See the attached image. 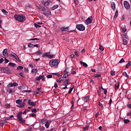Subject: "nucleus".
<instances>
[{"mask_svg":"<svg viewBox=\"0 0 131 131\" xmlns=\"http://www.w3.org/2000/svg\"><path fill=\"white\" fill-rule=\"evenodd\" d=\"M15 20L19 21V22H24L26 20V17L24 15L21 14H15L14 15Z\"/></svg>","mask_w":131,"mask_h":131,"instance_id":"1","label":"nucleus"},{"mask_svg":"<svg viewBox=\"0 0 131 131\" xmlns=\"http://www.w3.org/2000/svg\"><path fill=\"white\" fill-rule=\"evenodd\" d=\"M0 71L2 73H6L7 74L13 73V71L10 70L8 67H0Z\"/></svg>","mask_w":131,"mask_h":131,"instance_id":"2","label":"nucleus"},{"mask_svg":"<svg viewBox=\"0 0 131 131\" xmlns=\"http://www.w3.org/2000/svg\"><path fill=\"white\" fill-rule=\"evenodd\" d=\"M59 63H60V61L58 59H53L50 60L49 62V65L51 66V67H57L58 65H59Z\"/></svg>","mask_w":131,"mask_h":131,"instance_id":"3","label":"nucleus"},{"mask_svg":"<svg viewBox=\"0 0 131 131\" xmlns=\"http://www.w3.org/2000/svg\"><path fill=\"white\" fill-rule=\"evenodd\" d=\"M17 117L20 123H25L26 120H24L23 118H22V112H19V113L17 114Z\"/></svg>","mask_w":131,"mask_h":131,"instance_id":"4","label":"nucleus"},{"mask_svg":"<svg viewBox=\"0 0 131 131\" xmlns=\"http://www.w3.org/2000/svg\"><path fill=\"white\" fill-rule=\"evenodd\" d=\"M76 28L78 30H79V31H84V30H85V27L82 24L77 25Z\"/></svg>","mask_w":131,"mask_h":131,"instance_id":"5","label":"nucleus"},{"mask_svg":"<svg viewBox=\"0 0 131 131\" xmlns=\"http://www.w3.org/2000/svg\"><path fill=\"white\" fill-rule=\"evenodd\" d=\"M86 24L87 25H89V24H91L93 22V16L89 17L86 20H85Z\"/></svg>","mask_w":131,"mask_h":131,"instance_id":"6","label":"nucleus"},{"mask_svg":"<svg viewBox=\"0 0 131 131\" xmlns=\"http://www.w3.org/2000/svg\"><path fill=\"white\" fill-rule=\"evenodd\" d=\"M51 54V53L49 52V53H45L43 55L42 57H48V58H49L50 59H52V58H53L54 55H51L50 54Z\"/></svg>","mask_w":131,"mask_h":131,"instance_id":"7","label":"nucleus"},{"mask_svg":"<svg viewBox=\"0 0 131 131\" xmlns=\"http://www.w3.org/2000/svg\"><path fill=\"white\" fill-rule=\"evenodd\" d=\"M106 104H107V102L105 101H99L98 103L99 106H100V107H101L102 108H103V106H106Z\"/></svg>","mask_w":131,"mask_h":131,"instance_id":"8","label":"nucleus"},{"mask_svg":"<svg viewBox=\"0 0 131 131\" xmlns=\"http://www.w3.org/2000/svg\"><path fill=\"white\" fill-rule=\"evenodd\" d=\"M124 6L125 9H126L127 10H128L130 8L129 3L127 1L124 2Z\"/></svg>","mask_w":131,"mask_h":131,"instance_id":"9","label":"nucleus"},{"mask_svg":"<svg viewBox=\"0 0 131 131\" xmlns=\"http://www.w3.org/2000/svg\"><path fill=\"white\" fill-rule=\"evenodd\" d=\"M28 104H29V105H30V106H33V107H34L35 106H36V101H31V100L30 99L28 101Z\"/></svg>","mask_w":131,"mask_h":131,"instance_id":"10","label":"nucleus"},{"mask_svg":"<svg viewBox=\"0 0 131 131\" xmlns=\"http://www.w3.org/2000/svg\"><path fill=\"white\" fill-rule=\"evenodd\" d=\"M43 15L46 16V17H49V15H52V12L49 10H46L45 12H43Z\"/></svg>","mask_w":131,"mask_h":131,"instance_id":"11","label":"nucleus"},{"mask_svg":"<svg viewBox=\"0 0 131 131\" xmlns=\"http://www.w3.org/2000/svg\"><path fill=\"white\" fill-rule=\"evenodd\" d=\"M35 79L36 80H40V79H42L43 81L45 80V76L43 75H40L39 77H36Z\"/></svg>","mask_w":131,"mask_h":131,"instance_id":"12","label":"nucleus"},{"mask_svg":"<svg viewBox=\"0 0 131 131\" xmlns=\"http://www.w3.org/2000/svg\"><path fill=\"white\" fill-rule=\"evenodd\" d=\"M82 100H83L85 103H86V102H88L89 100H90V96H87L82 97Z\"/></svg>","mask_w":131,"mask_h":131,"instance_id":"13","label":"nucleus"},{"mask_svg":"<svg viewBox=\"0 0 131 131\" xmlns=\"http://www.w3.org/2000/svg\"><path fill=\"white\" fill-rule=\"evenodd\" d=\"M70 79H67L65 80V81L63 82L64 85H68L70 82Z\"/></svg>","mask_w":131,"mask_h":131,"instance_id":"14","label":"nucleus"},{"mask_svg":"<svg viewBox=\"0 0 131 131\" xmlns=\"http://www.w3.org/2000/svg\"><path fill=\"white\" fill-rule=\"evenodd\" d=\"M67 30H69V27L66 28L65 27H62L61 28V31H67Z\"/></svg>","mask_w":131,"mask_h":131,"instance_id":"15","label":"nucleus"},{"mask_svg":"<svg viewBox=\"0 0 131 131\" xmlns=\"http://www.w3.org/2000/svg\"><path fill=\"white\" fill-rule=\"evenodd\" d=\"M8 66H10V67H17V64L15 63L10 62L8 64Z\"/></svg>","mask_w":131,"mask_h":131,"instance_id":"16","label":"nucleus"},{"mask_svg":"<svg viewBox=\"0 0 131 131\" xmlns=\"http://www.w3.org/2000/svg\"><path fill=\"white\" fill-rule=\"evenodd\" d=\"M26 105V103L24 102H21L19 103V105H18L19 108H23V107H25Z\"/></svg>","mask_w":131,"mask_h":131,"instance_id":"17","label":"nucleus"},{"mask_svg":"<svg viewBox=\"0 0 131 131\" xmlns=\"http://www.w3.org/2000/svg\"><path fill=\"white\" fill-rule=\"evenodd\" d=\"M111 8L113 10V11H115V8H116L115 3L112 2L111 3Z\"/></svg>","mask_w":131,"mask_h":131,"instance_id":"18","label":"nucleus"},{"mask_svg":"<svg viewBox=\"0 0 131 131\" xmlns=\"http://www.w3.org/2000/svg\"><path fill=\"white\" fill-rule=\"evenodd\" d=\"M50 123H51V122L50 121H47L46 123L45 124V126L46 128H49L50 127Z\"/></svg>","mask_w":131,"mask_h":131,"instance_id":"19","label":"nucleus"},{"mask_svg":"<svg viewBox=\"0 0 131 131\" xmlns=\"http://www.w3.org/2000/svg\"><path fill=\"white\" fill-rule=\"evenodd\" d=\"M74 98H72V100L71 101L72 106L71 107V109H74Z\"/></svg>","mask_w":131,"mask_h":131,"instance_id":"20","label":"nucleus"},{"mask_svg":"<svg viewBox=\"0 0 131 131\" xmlns=\"http://www.w3.org/2000/svg\"><path fill=\"white\" fill-rule=\"evenodd\" d=\"M8 52V49H5L3 51V56H7L8 55V53H7Z\"/></svg>","mask_w":131,"mask_h":131,"instance_id":"21","label":"nucleus"},{"mask_svg":"<svg viewBox=\"0 0 131 131\" xmlns=\"http://www.w3.org/2000/svg\"><path fill=\"white\" fill-rule=\"evenodd\" d=\"M58 8H59V5H54L52 8H51V10L54 11V10H56V9H58Z\"/></svg>","mask_w":131,"mask_h":131,"instance_id":"22","label":"nucleus"},{"mask_svg":"<svg viewBox=\"0 0 131 131\" xmlns=\"http://www.w3.org/2000/svg\"><path fill=\"white\" fill-rule=\"evenodd\" d=\"M81 65H82L84 67H88V64H86L85 62H83L82 61L80 62Z\"/></svg>","mask_w":131,"mask_h":131,"instance_id":"23","label":"nucleus"},{"mask_svg":"<svg viewBox=\"0 0 131 131\" xmlns=\"http://www.w3.org/2000/svg\"><path fill=\"white\" fill-rule=\"evenodd\" d=\"M41 123H42V124H45V123H46V122L48 121H47V119L44 118L41 120Z\"/></svg>","mask_w":131,"mask_h":131,"instance_id":"24","label":"nucleus"},{"mask_svg":"<svg viewBox=\"0 0 131 131\" xmlns=\"http://www.w3.org/2000/svg\"><path fill=\"white\" fill-rule=\"evenodd\" d=\"M130 66H131V61H129L127 64H126L125 68H128Z\"/></svg>","mask_w":131,"mask_h":131,"instance_id":"25","label":"nucleus"},{"mask_svg":"<svg viewBox=\"0 0 131 131\" xmlns=\"http://www.w3.org/2000/svg\"><path fill=\"white\" fill-rule=\"evenodd\" d=\"M37 69L36 68H34L32 70V73H37Z\"/></svg>","mask_w":131,"mask_h":131,"instance_id":"26","label":"nucleus"},{"mask_svg":"<svg viewBox=\"0 0 131 131\" xmlns=\"http://www.w3.org/2000/svg\"><path fill=\"white\" fill-rule=\"evenodd\" d=\"M2 13H3V14H4V15H8V14H9V12H8L7 11H6V10H5V9H3L2 10Z\"/></svg>","mask_w":131,"mask_h":131,"instance_id":"27","label":"nucleus"},{"mask_svg":"<svg viewBox=\"0 0 131 131\" xmlns=\"http://www.w3.org/2000/svg\"><path fill=\"white\" fill-rule=\"evenodd\" d=\"M115 88L116 91L119 89V83L118 82L117 84L116 83V84L115 85Z\"/></svg>","mask_w":131,"mask_h":131,"instance_id":"28","label":"nucleus"},{"mask_svg":"<svg viewBox=\"0 0 131 131\" xmlns=\"http://www.w3.org/2000/svg\"><path fill=\"white\" fill-rule=\"evenodd\" d=\"M123 45L126 46L127 45V41L125 39H123Z\"/></svg>","mask_w":131,"mask_h":131,"instance_id":"29","label":"nucleus"},{"mask_svg":"<svg viewBox=\"0 0 131 131\" xmlns=\"http://www.w3.org/2000/svg\"><path fill=\"white\" fill-rule=\"evenodd\" d=\"M15 59L18 61V62H19V63H21V60H20V59L19 58V57L18 56V55H17L16 57H14Z\"/></svg>","mask_w":131,"mask_h":131,"instance_id":"30","label":"nucleus"},{"mask_svg":"<svg viewBox=\"0 0 131 131\" xmlns=\"http://www.w3.org/2000/svg\"><path fill=\"white\" fill-rule=\"evenodd\" d=\"M93 77H96L97 78H98V77H101V74L94 75Z\"/></svg>","mask_w":131,"mask_h":131,"instance_id":"31","label":"nucleus"},{"mask_svg":"<svg viewBox=\"0 0 131 131\" xmlns=\"http://www.w3.org/2000/svg\"><path fill=\"white\" fill-rule=\"evenodd\" d=\"M67 74H68V72H66V73L63 75V78H67V77H68V75Z\"/></svg>","mask_w":131,"mask_h":131,"instance_id":"32","label":"nucleus"},{"mask_svg":"<svg viewBox=\"0 0 131 131\" xmlns=\"http://www.w3.org/2000/svg\"><path fill=\"white\" fill-rule=\"evenodd\" d=\"M16 104H21V103H22V100L18 99L16 101Z\"/></svg>","mask_w":131,"mask_h":131,"instance_id":"33","label":"nucleus"},{"mask_svg":"<svg viewBox=\"0 0 131 131\" xmlns=\"http://www.w3.org/2000/svg\"><path fill=\"white\" fill-rule=\"evenodd\" d=\"M73 89H74V86H73V88L70 89L68 94H71V93H72V91H73Z\"/></svg>","mask_w":131,"mask_h":131,"instance_id":"34","label":"nucleus"},{"mask_svg":"<svg viewBox=\"0 0 131 131\" xmlns=\"http://www.w3.org/2000/svg\"><path fill=\"white\" fill-rule=\"evenodd\" d=\"M117 16H118V11H116L115 15H114V18H117Z\"/></svg>","mask_w":131,"mask_h":131,"instance_id":"35","label":"nucleus"},{"mask_svg":"<svg viewBox=\"0 0 131 131\" xmlns=\"http://www.w3.org/2000/svg\"><path fill=\"white\" fill-rule=\"evenodd\" d=\"M23 69V66H18L17 68V70H22Z\"/></svg>","mask_w":131,"mask_h":131,"instance_id":"36","label":"nucleus"},{"mask_svg":"<svg viewBox=\"0 0 131 131\" xmlns=\"http://www.w3.org/2000/svg\"><path fill=\"white\" fill-rule=\"evenodd\" d=\"M122 74H123V76H125V77L128 78V75H127L126 72H124Z\"/></svg>","mask_w":131,"mask_h":131,"instance_id":"37","label":"nucleus"},{"mask_svg":"<svg viewBox=\"0 0 131 131\" xmlns=\"http://www.w3.org/2000/svg\"><path fill=\"white\" fill-rule=\"evenodd\" d=\"M10 56H11L12 57H13L14 58H15L17 56V54H15V53L12 52L10 54Z\"/></svg>","mask_w":131,"mask_h":131,"instance_id":"38","label":"nucleus"},{"mask_svg":"<svg viewBox=\"0 0 131 131\" xmlns=\"http://www.w3.org/2000/svg\"><path fill=\"white\" fill-rule=\"evenodd\" d=\"M99 50L103 52L104 51V48L102 47V46L101 45H99Z\"/></svg>","mask_w":131,"mask_h":131,"instance_id":"39","label":"nucleus"},{"mask_svg":"<svg viewBox=\"0 0 131 131\" xmlns=\"http://www.w3.org/2000/svg\"><path fill=\"white\" fill-rule=\"evenodd\" d=\"M89 128H90V126H87L86 127H83V130H88V129H89Z\"/></svg>","mask_w":131,"mask_h":131,"instance_id":"40","label":"nucleus"},{"mask_svg":"<svg viewBox=\"0 0 131 131\" xmlns=\"http://www.w3.org/2000/svg\"><path fill=\"white\" fill-rule=\"evenodd\" d=\"M129 121H130L128 119H124V123H126V124L128 123L129 122Z\"/></svg>","mask_w":131,"mask_h":131,"instance_id":"41","label":"nucleus"},{"mask_svg":"<svg viewBox=\"0 0 131 131\" xmlns=\"http://www.w3.org/2000/svg\"><path fill=\"white\" fill-rule=\"evenodd\" d=\"M29 116H31V117H35L36 115H35V114L31 113L29 115Z\"/></svg>","mask_w":131,"mask_h":131,"instance_id":"42","label":"nucleus"},{"mask_svg":"<svg viewBox=\"0 0 131 131\" xmlns=\"http://www.w3.org/2000/svg\"><path fill=\"white\" fill-rule=\"evenodd\" d=\"M41 54V51L40 50H39L37 52H36V56H40V54Z\"/></svg>","mask_w":131,"mask_h":131,"instance_id":"43","label":"nucleus"},{"mask_svg":"<svg viewBox=\"0 0 131 131\" xmlns=\"http://www.w3.org/2000/svg\"><path fill=\"white\" fill-rule=\"evenodd\" d=\"M20 76L21 77H25V75L23 72L19 73Z\"/></svg>","mask_w":131,"mask_h":131,"instance_id":"44","label":"nucleus"},{"mask_svg":"<svg viewBox=\"0 0 131 131\" xmlns=\"http://www.w3.org/2000/svg\"><path fill=\"white\" fill-rule=\"evenodd\" d=\"M33 46V44L31 43H29V44L28 45V47H29V48H32Z\"/></svg>","mask_w":131,"mask_h":131,"instance_id":"45","label":"nucleus"},{"mask_svg":"<svg viewBox=\"0 0 131 131\" xmlns=\"http://www.w3.org/2000/svg\"><path fill=\"white\" fill-rule=\"evenodd\" d=\"M8 88H10V87L12 88V87L14 86V83H9L8 84Z\"/></svg>","mask_w":131,"mask_h":131,"instance_id":"46","label":"nucleus"},{"mask_svg":"<svg viewBox=\"0 0 131 131\" xmlns=\"http://www.w3.org/2000/svg\"><path fill=\"white\" fill-rule=\"evenodd\" d=\"M34 26L36 28H39V27H41V26L37 25V24H34Z\"/></svg>","mask_w":131,"mask_h":131,"instance_id":"47","label":"nucleus"},{"mask_svg":"<svg viewBox=\"0 0 131 131\" xmlns=\"http://www.w3.org/2000/svg\"><path fill=\"white\" fill-rule=\"evenodd\" d=\"M124 62H125V61H124V59L122 58V59L119 61V63H124Z\"/></svg>","mask_w":131,"mask_h":131,"instance_id":"48","label":"nucleus"},{"mask_svg":"<svg viewBox=\"0 0 131 131\" xmlns=\"http://www.w3.org/2000/svg\"><path fill=\"white\" fill-rule=\"evenodd\" d=\"M31 111L33 113H36L37 112L36 108L32 109Z\"/></svg>","mask_w":131,"mask_h":131,"instance_id":"49","label":"nucleus"},{"mask_svg":"<svg viewBox=\"0 0 131 131\" xmlns=\"http://www.w3.org/2000/svg\"><path fill=\"white\" fill-rule=\"evenodd\" d=\"M49 5H50V1H47V2H46L44 4V5L47 7V6H49Z\"/></svg>","mask_w":131,"mask_h":131,"instance_id":"50","label":"nucleus"},{"mask_svg":"<svg viewBox=\"0 0 131 131\" xmlns=\"http://www.w3.org/2000/svg\"><path fill=\"white\" fill-rule=\"evenodd\" d=\"M46 129V127H45V126H42V127L39 128V130L42 131V130H45Z\"/></svg>","mask_w":131,"mask_h":131,"instance_id":"51","label":"nucleus"},{"mask_svg":"<svg viewBox=\"0 0 131 131\" xmlns=\"http://www.w3.org/2000/svg\"><path fill=\"white\" fill-rule=\"evenodd\" d=\"M52 74H53V75H56L57 76H59V75H60V73H53Z\"/></svg>","mask_w":131,"mask_h":131,"instance_id":"52","label":"nucleus"},{"mask_svg":"<svg viewBox=\"0 0 131 131\" xmlns=\"http://www.w3.org/2000/svg\"><path fill=\"white\" fill-rule=\"evenodd\" d=\"M32 127H30L29 128L26 129V131H32Z\"/></svg>","mask_w":131,"mask_h":131,"instance_id":"53","label":"nucleus"},{"mask_svg":"<svg viewBox=\"0 0 131 131\" xmlns=\"http://www.w3.org/2000/svg\"><path fill=\"white\" fill-rule=\"evenodd\" d=\"M5 64H7V63H9V62H10V61H9V60H8V59H7V58H5Z\"/></svg>","mask_w":131,"mask_h":131,"instance_id":"54","label":"nucleus"},{"mask_svg":"<svg viewBox=\"0 0 131 131\" xmlns=\"http://www.w3.org/2000/svg\"><path fill=\"white\" fill-rule=\"evenodd\" d=\"M47 78H52L53 77V75H48L47 76Z\"/></svg>","mask_w":131,"mask_h":131,"instance_id":"55","label":"nucleus"},{"mask_svg":"<svg viewBox=\"0 0 131 131\" xmlns=\"http://www.w3.org/2000/svg\"><path fill=\"white\" fill-rule=\"evenodd\" d=\"M111 75H115V72L112 71L111 72Z\"/></svg>","mask_w":131,"mask_h":131,"instance_id":"56","label":"nucleus"},{"mask_svg":"<svg viewBox=\"0 0 131 131\" xmlns=\"http://www.w3.org/2000/svg\"><path fill=\"white\" fill-rule=\"evenodd\" d=\"M54 88L55 89H57V88H58V84H57V82H55L54 83Z\"/></svg>","mask_w":131,"mask_h":131,"instance_id":"57","label":"nucleus"},{"mask_svg":"<svg viewBox=\"0 0 131 131\" xmlns=\"http://www.w3.org/2000/svg\"><path fill=\"white\" fill-rule=\"evenodd\" d=\"M30 40H39V39L37 38H32L30 39Z\"/></svg>","mask_w":131,"mask_h":131,"instance_id":"58","label":"nucleus"},{"mask_svg":"<svg viewBox=\"0 0 131 131\" xmlns=\"http://www.w3.org/2000/svg\"><path fill=\"white\" fill-rule=\"evenodd\" d=\"M97 68H98V70H99V71H101L102 70V67H101V66H98L97 67Z\"/></svg>","mask_w":131,"mask_h":131,"instance_id":"59","label":"nucleus"},{"mask_svg":"<svg viewBox=\"0 0 131 131\" xmlns=\"http://www.w3.org/2000/svg\"><path fill=\"white\" fill-rule=\"evenodd\" d=\"M47 10H46V8L45 7H43L42 9H41V12H46Z\"/></svg>","mask_w":131,"mask_h":131,"instance_id":"60","label":"nucleus"},{"mask_svg":"<svg viewBox=\"0 0 131 131\" xmlns=\"http://www.w3.org/2000/svg\"><path fill=\"white\" fill-rule=\"evenodd\" d=\"M8 93L9 94H12V93H13V89H9V90L8 91Z\"/></svg>","mask_w":131,"mask_h":131,"instance_id":"61","label":"nucleus"},{"mask_svg":"<svg viewBox=\"0 0 131 131\" xmlns=\"http://www.w3.org/2000/svg\"><path fill=\"white\" fill-rule=\"evenodd\" d=\"M59 79H60V81H64V80H65V79L63 77H60Z\"/></svg>","mask_w":131,"mask_h":131,"instance_id":"62","label":"nucleus"},{"mask_svg":"<svg viewBox=\"0 0 131 131\" xmlns=\"http://www.w3.org/2000/svg\"><path fill=\"white\" fill-rule=\"evenodd\" d=\"M90 82L91 84H95V82L93 80H91Z\"/></svg>","mask_w":131,"mask_h":131,"instance_id":"63","label":"nucleus"},{"mask_svg":"<svg viewBox=\"0 0 131 131\" xmlns=\"http://www.w3.org/2000/svg\"><path fill=\"white\" fill-rule=\"evenodd\" d=\"M13 85H14V86H17L18 83H17L16 82L13 83Z\"/></svg>","mask_w":131,"mask_h":131,"instance_id":"64","label":"nucleus"}]
</instances>
